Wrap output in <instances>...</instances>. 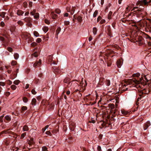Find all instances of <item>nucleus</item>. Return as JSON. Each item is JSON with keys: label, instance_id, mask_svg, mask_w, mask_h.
Listing matches in <instances>:
<instances>
[{"label": "nucleus", "instance_id": "1", "mask_svg": "<svg viewBox=\"0 0 151 151\" xmlns=\"http://www.w3.org/2000/svg\"><path fill=\"white\" fill-rule=\"evenodd\" d=\"M141 0L137 2L136 4V6L134 7L133 9L132 10H132H134V12H135V14H136L137 18H140L141 19L140 20H137V22H138L142 19L144 15V14L145 13V10L142 9H141V8L139 7L140 6V5L139 7L138 6L139 4H144V3ZM128 17L129 18V19H134L136 18V15H134V14L132 13H131L128 15Z\"/></svg>", "mask_w": 151, "mask_h": 151}, {"label": "nucleus", "instance_id": "2", "mask_svg": "<svg viewBox=\"0 0 151 151\" xmlns=\"http://www.w3.org/2000/svg\"><path fill=\"white\" fill-rule=\"evenodd\" d=\"M143 79V78H141L139 80H137L135 78L133 80H132L131 81V82L132 83H134L135 84L134 86H135V85H137V87L139 86L138 85L141 83H142V80Z\"/></svg>", "mask_w": 151, "mask_h": 151}, {"label": "nucleus", "instance_id": "3", "mask_svg": "<svg viewBox=\"0 0 151 151\" xmlns=\"http://www.w3.org/2000/svg\"><path fill=\"white\" fill-rule=\"evenodd\" d=\"M23 37H24L25 39L27 40L28 42L29 43L30 42L32 41V39L30 37V35L29 34L24 33L23 35Z\"/></svg>", "mask_w": 151, "mask_h": 151}, {"label": "nucleus", "instance_id": "4", "mask_svg": "<svg viewBox=\"0 0 151 151\" xmlns=\"http://www.w3.org/2000/svg\"><path fill=\"white\" fill-rule=\"evenodd\" d=\"M30 14L34 16V17L37 19L39 17V14L38 13H36V10L34 9L32 12H30Z\"/></svg>", "mask_w": 151, "mask_h": 151}, {"label": "nucleus", "instance_id": "5", "mask_svg": "<svg viewBox=\"0 0 151 151\" xmlns=\"http://www.w3.org/2000/svg\"><path fill=\"white\" fill-rule=\"evenodd\" d=\"M42 60H41L40 59L38 62L36 61L33 64V66L34 67H37V66H40L41 64Z\"/></svg>", "mask_w": 151, "mask_h": 151}, {"label": "nucleus", "instance_id": "6", "mask_svg": "<svg viewBox=\"0 0 151 151\" xmlns=\"http://www.w3.org/2000/svg\"><path fill=\"white\" fill-rule=\"evenodd\" d=\"M54 70L53 71L55 74H58L60 73V70L56 67H54L53 68Z\"/></svg>", "mask_w": 151, "mask_h": 151}, {"label": "nucleus", "instance_id": "7", "mask_svg": "<svg viewBox=\"0 0 151 151\" xmlns=\"http://www.w3.org/2000/svg\"><path fill=\"white\" fill-rule=\"evenodd\" d=\"M122 61L120 60H118L116 63L117 66L119 68H120L122 65Z\"/></svg>", "mask_w": 151, "mask_h": 151}, {"label": "nucleus", "instance_id": "8", "mask_svg": "<svg viewBox=\"0 0 151 151\" xmlns=\"http://www.w3.org/2000/svg\"><path fill=\"white\" fill-rule=\"evenodd\" d=\"M142 1L145 5H146L151 3V0H142Z\"/></svg>", "mask_w": 151, "mask_h": 151}, {"label": "nucleus", "instance_id": "9", "mask_svg": "<svg viewBox=\"0 0 151 151\" xmlns=\"http://www.w3.org/2000/svg\"><path fill=\"white\" fill-rule=\"evenodd\" d=\"M150 121H148L145 124V127L146 128L144 129V130H146L147 128L150 125Z\"/></svg>", "mask_w": 151, "mask_h": 151}, {"label": "nucleus", "instance_id": "10", "mask_svg": "<svg viewBox=\"0 0 151 151\" xmlns=\"http://www.w3.org/2000/svg\"><path fill=\"white\" fill-rule=\"evenodd\" d=\"M0 41H1L3 43H5L7 42V40L3 37L1 36L0 37Z\"/></svg>", "mask_w": 151, "mask_h": 151}, {"label": "nucleus", "instance_id": "11", "mask_svg": "<svg viewBox=\"0 0 151 151\" xmlns=\"http://www.w3.org/2000/svg\"><path fill=\"white\" fill-rule=\"evenodd\" d=\"M36 100L35 98H33L31 104L33 106H35L36 105Z\"/></svg>", "mask_w": 151, "mask_h": 151}, {"label": "nucleus", "instance_id": "12", "mask_svg": "<svg viewBox=\"0 0 151 151\" xmlns=\"http://www.w3.org/2000/svg\"><path fill=\"white\" fill-rule=\"evenodd\" d=\"M5 83L3 82H0V92H1L2 90V88L1 86H5Z\"/></svg>", "mask_w": 151, "mask_h": 151}, {"label": "nucleus", "instance_id": "13", "mask_svg": "<svg viewBox=\"0 0 151 151\" xmlns=\"http://www.w3.org/2000/svg\"><path fill=\"white\" fill-rule=\"evenodd\" d=\"M51 16L53 19H55L57 17V15L53 12L51 13Z\"/></svg>", "mask_w": 151, "mask_h": 151}, {"label": "nucleus", "instance_id": "14", "mask_svg": "<svg viewBox=\"0 0 151 151\" xmlns=\"http://www.w3.org/2000/svg\"><path fill=\"white\" fill-rule=\"evenodd\" d=\"M24 12L21 10H18L17 12V14L18 15H22L24 14Z\"/></svg>", "mask_w": 151, "mask_h": 151}, {"label": "nucleus", "instance_id": "15", "mask_svg": "<svg viewBox=\"0 0 151 151\" xmlns=\"http://www.w3.org/2000/svg\"><path fill=\"white\" fill-rule=\"evenodd\" d=\"M97 29L96 27H94L93 28V32L94 35H96L97 34Z\"/></svg>", "mask_w": 151, "mask_h": 151}, {"label": "nucleus", "instance_id": "16", "mask_svg": "<svg viewBox=\"0 0 151 151\" xmlns=\"http://www.w3.org/2000/svg\"><path fill=\"white\" fill-rule=\"evenodd\" d=\"M28 129V127L27 125H24L23 128V130L24 131H27Z\"/></svg>", "mask_w": 151, "mask_h": 151}, {"label": "nucleus", "instance_id": "17", "mask_svg": "<svg viewBox=\"0 0 151 151\" xmlns=\"http://www.w3.org/2000/svg\"><path fill=\"white\" fill-rule=\"evenodd\" d=\"M121 112L122 114L125 115H127L129 114V112L124 110H121Z\"/></svg>", "mask_w": 151, "mask_h": 151}, {"label": "nucleus", "instance_id": "18", "mask_svg": "<svg viewBox=\"0 0 151 151\" xmlns=\"http://www.w3.org/2000/svg\"><path fill=\"white\" fill-rule=\"evenodd\" d=\"M32 19L29 17H27L24 19V21L28 22H29Z\"/></svg>", "mask_w": 151, "mask_h": 151}, {"label": "nucleus", "instance_id": "19", "mask_svg": "<svg viewBox=\"0 0 151 151\" xmlns=\"http://www.w3.org/2000/svg\"><path fill=\"white\" fill-rule=\"evenodd\" d=\"M61 29V28L60 27H58V28L56 32V35H58Z\"/></svg>", "mask_w": 151, "mask_h": 151}, {"label": "nucleus", "instance_id": "20", "mask_svg": "<svg viewBox=\"0 0 151 151\" xmlns=\"http://www.w3.org/2000/svg\"><path fill=\"white\" fill-rule=\"evenodd\" d=\"M14 57L15 59L17 60L19 58V55L17 53H15L14 54Z\"/></svg>", "mask_w": 151, "mask_h": 151}, {"label": "nucleus", "instance_id": "21", "mask_svg": "<svg viewBox=\"0 0 151 151\" xmlns=\"http://www.w3.org/2000/svg\"><path fill=\"white\" fill-rule=\"evenodd\" d=\"M5 118L8 121H10L11 120V117L7 115H6L5 117Z\"/></svg>", "mask_w": 151, "mask_h": 151}, {"label": "nucleus", "instance_id": "22", "mask_svg": "<svg viewBox=\"0 0 151 151\" xmlns=\"http://www.w3.org/2000/svg\"><path fill=\"white\" fill-rule=\"evenodd\" d=\"M20 82V81L19 80H16L14 81L13 83L15 85H17Z\"/></svg>", "mask_w": 151, "mask_h": 151}, {"label": "nucleus", "instance_id": "23", "mask_svg": "<svg viewBox=\"0 0 151 151\" xmlns=\"http://www.w3.org/2000/svg\"><path fill=\"white\" fill-rule=\"evenodd\" d=\"M106 86H109L110 84V80H106Z\"/></svg>", "mask_w": 151, "mask_h": 151}, {"label": "nucleus", "instance_id": "24", "mask_svg": "<svg viewBox=\"0 0 151 151\" xmlns=\"http://www.w3.org/2000/svg\"><path fill=\"white\" fill-rule=\"evenodd\" d=\"M43 30L44 32L46 33L48 30V29L47 27H45L43 28Z\"/></svg>", "mask_w": 151, "mask_h": 151}, {"label": "nucleus", "instance_id": "25", "mask_svg": "<svg viewBox=\"0 0 151 151\" xmlns=\"http://www.w3.org/2000/svg\"><path fill=\"white\" fill-rule=\"evenodd\" d=\"M140 75V74L138 73H136L134 74L133 75V77H138Z\"/></svg>", "mask_w": 151, "mask_h": 151}, {"label": "nucleus", "instance_id": "26", "mask_svg": "<svg viewBox=\"0 0 151 151\" xmlns=\"http://www.w3.org/2000/svg\"><path fill=\"white\" fill-rule=\"evenodd\" d=\"M34 35H35V36L36 37H38L39 36V34L36 31H35L34 32Z\"/></svg>", "mask_w": 151, "mask_h": 151}, {"label": "nucleus", "instance_id": "27", "mask_svg": "<svg viewBox=\"0 0 151 151\" xmlns=\"http://www.w3.org/2000/svg\"><path fill=\"white\" fill-rule=\"evenodd\" d=\"M11 88L13 90H15L17 88L16 86L14 85H12L11 86Z\"/></svg>", "mask_w": 151, "mask_h": 151}, {"label": "nucleus", "instance_id": "28", "mask_svg": "<svg viewBox=\"0 0 151 151\" xmlns=\"http://www.w3.org/2000/svg\"><path fill=\"white\" fill-rule=\"evenodd\" d=\"M112 14V12H109V14L108 17V19H111V15Z\"/></svg>", "mask_w": 151, "mask_h": 151}, {"label": "nucleus", "instance_id": "29", "mask_svg": "<svg viewBox=\"0 0 151 151\" xmlns=\"http://www.w3.org/2000/svg\"><path fill=\"white\" fill-rule=\"evenodd\" d=\"M77 19L79 22H81L82 20V18L81 16H78L77 18Z\"/></svg>", "mask_w": 151, "mask_h": 151}, {"label": "nucleus", "instance_id": "30", "mask_svg": "<svg viewBox=\"0 0 151 151\" xmlns=\"http://www.w3.org/2000/svg\"><path fill=\"white\" fill-rule=\"evenodd\" d=\"M17 63V62L15 60H13L11 63L12 65H14Z\"/></svg>", "mask_w": 151, "mask_h": 151}, {"label": "nucleus", "instance_id": "31", "mask_svg": "<svg viewBox=\"0 0 151 151\" xmlns=\"http://www.w3.org/2000/svg\"><path fill=\"white\" fill-rule=\"evenodd\" d=\"M46 147L45 146L43 147L42 148V151H48Z\"/></svg>", "mask_w": 151, "mask_h": 151}, {"label": "nucleus", "instance_id": "32", "mask_svg": "<svg viewBox=\"0 0 151 151\" xmlns=\"http://www.w3.org/2000/svg\"><path fill=\"white\" fill-rule=\"evenodd\" d=\"M23 101L24 103H27L28 101V99L26 97H24L23 98Z\"/></svg>", "mask_w": 151, "mask_h": 151}, {"label": "nucleus", "instance_id": "33", "mask_svg": "<svg viewBox=\"0 0 151 151\" xmlns=\"http://www.w3.org/2000/svg\"><path fill=\"white\" fill-rule=\"evenodd\" d=\"M97 14H98V11H96V10L93 13V17H96V16Z\"/></svg>", "mask_w": 151, "mask_h": 151}, {"label": "nucleus", "instance_id": "34", "mask_svg": "<svg viewBox=\"0 0 151 151\" xmlns=\"http://www.w3.org/2000/svg\"><path fill=\"white\" fill-rule=\"evenodd\" d=\"M106 22V21L104 19H101L100 22V23L102 24H103L104 23Z\"/></svg>", "mask_w": 151, "mask_h": 151}, {"label": "nucleus", "instance_id": "35", "mask_svg": "<svg viewBox=\"0 0 151 151\" xmlns=\"http://www.w3.org/2000/svg\"><path fill=\"white\" fill-rule=\"evenodd\" d=\"M7 50L9 51L10 52H12L13 51L11 47H8L7 48Z\"/></svg>", "mask_w": 151, "mask_h": 151}, {"label": "nucleus", "instance_id": "36", "mask_svg": "<svg viewBox=\"0 0 151 151\" xmlns=\"http://www.w3.org/2000/svg\"><path fill=\"white\" fill-rule=\"evenodd\" d=\"M32 55L35 57H37L38 56V54L37 52H35Z\"/></svg>", "mask_w": 151, "mask_h": 151}, {"label": "nucleus", "instance_id": "37", "mask_svg": "<svg viewBox=\"0 0 151 151\" xmlns=\"http://www.w3.org/2000/svg\"><path fill=\"white\" fill-rule=\"evenodd\" d=\"M45 134L47 135H48L50 136L51 135V132H50V131H47L45 132Z\"/></svg>", "mask_w": 151, "mask_h": 151}, {"label": "nucleus", "instance_id": "38", "mask_svg": "<svg viewBox=\"0 0 151 151\" xmlns=\"http://www.w3.org/2000/svg\"><path fill=\"white\" fill-rule=\"evenodd\" d=\"M27 109V107L26 106H23L22 108V111L26 110Z\"/></svg>", "mask_w": 151, "mask_h": 151}, {"label": "nucleus", "instance_id": "39", "mask_svg": "<svg viewBox=\"0 0 151 151\" xmlns=\"http://www.w3.org/2000/svg\"><path fill=\"white\" fill-rule=\"evenodd\" d=\"M31 92L32 94L34 95H35L36 94V93H37V92L35 91V90L34 89H33L32 90Z\"/></svg>", "mask_w": 151, "mask_h": 151}, {"label": "nucleus", "instance_id": "40", "mask_svg": "<svg viewBox=\"0 0 151 151\" xmlns=\"http://www.w3.org/2000/svg\"><path fill=\"white\" fill-rule=\"evenodd\" d=\"M102 18L101 16H99L97 19V22H99L100 21H101Z\"/></svg>", "mask_w": 151, "mask_h": 151}, {"label": "nucleus", "instance_id": "41", "mask_svg": "<svg viewBox=\"0 0 151 151\" xmlns=\"http://www.w3.org/2000/svg\"><path fill=\"white\" fill-rule=\"evenodd\" d=\"M26 135V133H25V132L22 134L21 135V138L22 139L24 137H25V136Z\"/></svg>", "mask_w": 151, "mask_h": 151}, {"label": "nucleus", "instance_id": "42", "mask_svg": "<svg viewBox=\"0 0 151 151\" xmlns=\"http://www.w3.org/2000/svg\"><path fill=\"white\" fill-rule=\"evenodd\" d=\"M4 116V115H2L0 116V122H3V118Z\"/></svg>", "mask_w": 151, "mask_h": 151}, {"label": "nucleus", "instance_id": "43", "mask_svg": "<svg viewBox=\"0 0 151 151\" xmlns=\"http://www.w3.org/2000/svg\"><path fill=\"white\" fill-rule=\"evenodd\" d=\"M97 150L98 151H102L101 147L100 146H98Z\"/></svg>", "mask_w": 151, "mask_h": 151}, {"label": "nucleus", "instance_id": "44", "mask_svg": "<svg viewBox=\"0 0 151 151\" xmlns=\"http://www.w3.org/2000/svg\"><path fill=\"white\" fill-rule=\"evenodd\" d=\"M34 143V141L33 139H32L31 141H29L28 142V143L30 145L31 144H32Z\"/></svg>", "mask_w": 151, "mask_h": 151}, {"label": "nucleus", "instance_id": "45", "mask_svg": "<svg viewBox=\"0 0 151 151\" xmlns=\"http://www.w3.org/2000/svg\"><path fill=\"white\" fill-rule=\"evenodd\" d=\"M55 12L58 14H59L60 13V11L59 9H56L55 10Z\"/></svg>", "mask_w": 151, "mask_h": 151}, {"label": "nucleus", "instance_id": "46", "mask_svg": "<svg viewBox=\"0 0 151 151\" xmlns=\"http://www.w3.org/2000/svg\"><path fill=\"white\" fill-rule=\"evenodd\" d=\"M41 38H38L36 40V42H37L39 43L41 41Z\"/></svg>", "mask_w": 151, "mask_h": 151}, {"label": "nucleus", "instance_id": "47", "mask_svg": "<svg viewBox=\"0 0 151 151\" xmlns=\"http://www.w3.org/2000/svg\"><path fill=\"white\" fill-rule=\"evenodd\" d=\"M45 23L48 24H49L50 23V22H49V21L48 20L46 19H45Z\"/></svg>", "mask_w": 151, "mask_h": 151}, {"label": "nucleus", "instance_id": "48", "mask_svg": "<svg viewBox=\"0 0 151 151\" xmlns=\"http://www.w3.org/2000/svg\"><path fill=\"white\" fill-rule=\"evenodd\" d=\"M4 23L2 21L0 23V25L1 26H2V27H3L4 26Z\"/></svg>", "mask_w": 151, "mask_h": 151}, {"label": "nucleus", "instance_id": "49", "mask_svg": "<svg viewBox=\"0 0 151 151\" xmlns=\"http://www.w3.org/2000/svg\"><path fill=\"white\" fill-rule=\"evenodd\" d=\"M7 83L9 85H10L11 84H12V82L9 80H8L7 81Z\"/></svg>", "mask_w": 151, "mask_h": 151}, {"label": "nucleus", "instance_id": "50", "mask_svg": "<svg viewBox=\"0 0 151 151\" xmlns=\"http://www.w3.org/2000/svg\"><path fill=\"white\" fill-rule=\"evenodd\" d=\"M68 11V12H70V11ZM71 11H72V12H70L71 14H73L74 11V9H73V8H72Z\"/></svg>", "mask_w": 151, "mask_h": 151}, {"label": "nucleus", "instance_id": "51", "mask_svg": "<svg viewBox=\"0 0 151 151\" xmlns=\"http://www.w3.org/2000/svg\"><path fill=\"white\" fill-rule=\"evenodd\" d=\"M69 14L67 13H64L63 14V16L64 17H68Z\"/></svg>", "mask_w": 151, "mask_h": 151}, {"label": "nucleus", "instance_id": "52", "mask_svg": "<svg viewBox=\"0 0 151 151\" xmlns=\"http://www.w3.org/2000/svg\"><path fill=\"white\" fill-rule=\"evenodd\" d=\"M64 24L65 25H68L69 24V22L68 21H65Z\"/></svg>", "mask_w": 151, "mask_h": 151}, {"label": "nucleus", "instance_id": "53", "mask_svg": "<svg viewBox=\"0 0 151 151\" xmlns=\"http://www.w3.org/2000/svg\"><path fill=\"white\" fill-rule=\"evenodd\" d=\"M18 24L20 25H22L23 23L21 21H19L18 22Z\"/></svg>", "mask_w": 151, "mask_h": 151}, {"label": "nucleus", "instance_id": "54", "mask_svg": "<svg viewBox=\"0 0 151 151\" xmlns=\"http://www.w3.org/2000/svg\"><path fill=\"white\" fill-rule=\"evenodd\" d=\"M48 59L49 60V61L51 62L52 60V57L51 56H50L48 58Z\"/></svg>", "mask_w": 151, "mask_h": 151}, {"label": "nucleus", "instance_id": "55", "mask_svg": "<svg viewBox=\"0 0 151 151\" xmlns=\"http://www.w3.org/2000/svg\"><path fill=\"white\" fill-rule=\"evenodd\" d=\"M131 9V8L129 6H128V7H127V8H126V9L127 11H128L130 10Z\"/></svg>", "mask_w": 151, "mask_h": 151}, {"label": "nucleus", "instance_id": "56", "mask_svg": "<svg viewBox=\"0 0 151 151\" xmlns=\"http://www.w3.org/2000/svg\"><path fill=\"white\" fill-rule=\"evenodd\" d=\"M29 84H26L25 86V88L26 89L28 88H29Z\"/></svg>", "mask_w": 151, "mask_h": 151}, {"label": "nucleus", "instance_id": "57", "mask_svg": "<svg viewBox=\"0 0 151 151\" xmlns=\"http://www.w3.org/2000/svg\"><path fill=\"white\" fill-rule=\"evenodd\" d=\"M92 39V37L91 36H90L88 39V40L89 42L91 41Z\"/></svg>", "mask_w": 151, "mask_h": 151}, {"label": "nucleus", "instance_id": "58", "mask_svg": "<svg viewBox=\"0 0 151 151\" xmlns=\"http://www.w3.org/2000/svg\"><path fill=\"white\" fill-rule=\"evenodd\" d=\"M10 94V93L9 92H6V96H8Z\"/></svg>", "mask_w": 151, "mask_h": 151}, {"label": "nucleus", "instance_id": "59", "mask_svg": "<svg viewBox=\"0 0 151 151\" xmlns=\"http://www.w3.org/2000/svg\"><path fill=\"white\" fill-rule=\"evenodd\" d=\"M29 14V12H26L25 13V16H27V15H28V14Z\"/></svg>", "mask_w": 151, "mask_h": 151}, {"label": "nucleus", "instance_id": "60", "mask_svg": "<svg viewBox=\"0 0 151 151\" xmlns=\"http://www.w3.org/2000/svg\"><path fill=\"white\" fill-rule=\"evenodd\" d=\"M104 3V0H101V4L102 5Z\"/></svg>", "mask_w": 151, "mask_h": 151}, {"label": "nucleus", "instance_id": "61", "mask_svg": "<svg viewBox=\"0 0 151 151\" xmlns=\"http://www.w3.org/2000/svg\"><path fill=\"white\" fill-rule=\"evenodd\" d=\"M133 26H134L135 27V28L136 29H138V27L137 26V25L136 24H134V25H133Z\"/></svg>", "mask_w": 151, "mask_h": 151}, {"label": "nucleus", "instance_id": "62", "mask_svg": "<svg viewBox=\"0 0 151 151\" xmlns=\"http://www.w3.org/2000/svg\"><path fill=\"white\" fill-rule=\"evenodd\" d=\"M46 130V129L45 128H43L42 129V131L43 132H44Z\"/></svg>", "mask_w": 151, "mask_h": 151}, {"label": "nucleus", "instance_id": "63", "mask_svg": "<svg viewBox=\"0 0 151 151\" xmlns=\"http://www.w3.org/2000/svg\"><path fill=\"white\" fill-rule=\"evenodd\" d=\"M146 38L147 39H151V38L149 36H148V35H147Z\"/></svg>", "mask_w": 151, "mask_h": 151}, {"label": "nucleus", "instance_id": "64", "mask_svg": "<svg viewBox=\"0 0 151 151\" xmlns=\"http://www.w3.org/2000/svg\"><path fill=\"white\" fill-rule=\"evenodd\" d=\"M70 91H68L66 92V94L67 95H69L70 94Z\"/></svg>", "mask_w": 151, "mask_h": 151}]
</instances>
